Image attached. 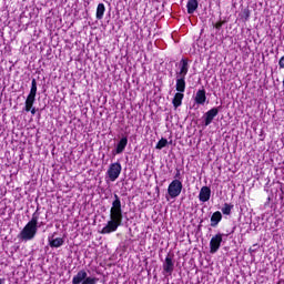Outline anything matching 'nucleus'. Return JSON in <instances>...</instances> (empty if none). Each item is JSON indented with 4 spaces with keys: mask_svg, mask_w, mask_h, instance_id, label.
<instances>
[{
    "mask_svg": "<svg viewBox=\"0 0 284 284\" xmlns=\"http://www.w3.org/2000/svg\"><path fill=\"white\" fill-rule=\"evenodd\" d=\"M112 206L110 209V221L102 227L100 234H112L116 232L121 225H123V209L121 206V197L119 194L113 195Z\"/></svg>",
    "mask_w": 284,
    "mask_h": 284,
    "instance_id": "nucleus-1",
    "label": "nucleus"
},
{
    "mask_svg": "<svg viewBox=\"0 0 284 284\" xmlns=\"http://www.w3.org/2000/svg\"><path fill=\"white\" fill-rule=\"evenodd\" d=\"M41 216V212H39V207H37L36 212L32 214L31 220L26 224L22 229L18 239L21 241H32L37 236V232L39 230V217Z\"/></svg>",
    "mask_w": 284,
    "mask_h": 284,
    "instance_id": "nucleus-2",
    "label": "nucleus"
},
{
    "mask_svg": "<svg viewBox=\"0 0 284 284\" xmlns=\"http://www.w3.org/2000/svg\"><path fill=\"white\" fill-rule=\"evenodd\" d=\"M34 101H37V79L31 80V89L24 102V110L27 112H30L34 105Z\"/></svg>",
    "mask_w": 284,
    "mask_h": 284,
    "instance_id": "nucleus-3",
    "label": "nucleus"
},
{
    "mask_svg": "<svg viewBox=\"0 0 284 284\" xmlns=\"http://www.w3.org/2000/svg\"><path fill=\"white\" fill-rule=\"evenodd\" d=\"M181 192H183V182L180 180H173L168 187V194L171 196V199H176V196L181 195Z\"/></svg>",
    "mask_w": 284,
    "mask_h": 284,
    "instance_id": "nucleus-4",
    "label": "nucleus"
},
{
    "mask_svg": "<svg viewBox=\"0 0 284 284\" xmlns=\"http://www.w3.org/2000/svg\"><path fill=\"white\" fill-rule=\"evenodd\" d=\"M122 170H123V168L121 166V162L111 163L106 171V174H108L110 181H116V179H119V176H121Z\"/></svg>",
    "mask_w": 284,
    "mask_h": 284,
    "instance_id": "nucleus-5",
    "label": "nucleus"
},
{
    "mask_svg": "<svg viewBox=\"0 0 284 284\" xmlns=\"http://www.w3.org/2000/svg\"><path fill=\"white\" fill-rule=\"evenodd\" d=\"M223 243V233L215 234L210 241V254H216Z\"/></svg>",
    "mask_w": 284,
    "mask_h": 284,
    "instance_id": "nucleus-6",
    "label": "nucleus"
},
{
    "mask_svg": "<svg viewBox=\"0 0 284 284\" xmlns=\"http://www.w3.org/2000/svg\"><path fill=\"white\" fill-rule=\"evenodd\" d=\"M174 255L168 254L164 263H163V274H169V276H172V273L174 272Z\"/></svg>",
    "mask_w": 284,
    "mask_h": 284,
    "instance_id": "nucleus-7",
    "label": "nucleus"
},
{
    "mask_svg": "<svg viewBox=\"0 0 284 284\" xmlns=\"http://www.w3.org/2000/svg\"><path fill=\"white\" fill-rule=\"evenodd\" d=\"M187 72H190V59L182 58L180 60V71L175 73V77H187Z\"/></svg>",
    "mask_w": 284,
    "mask_h": 284,
    "instance_id": "nucleus-8",
    "label": "nucleus"
},
{
    "mask_svg": "<svg viewBox=\"0 0 284 284\" xmlns=\"http://www.w3.org/2000/svg\"><path fill=\"white\" fill-rule=\"evenodd\" d=\"M219 108H212L211 110H209L205 114H204V125L205 128H207V125H211L212 122L214 121L215 116H219Z\"/></svg>",
    "mask_w": 284,
    "mask_h": 284,
    "instance_id": "nucleus-9",
    "label": "nucleus"
},
{
    "mask_svg": "<svg viewBox=\"0 0 284 284\" xmlns=\"http://www.w3.org/2000/svg\"><path fill=\"white\" fill-rule=\"evenodd\" d=\"M125 148H128V136H123L118 142L115 150L112 151L113 156H116V154H123V152H125Z\"/></svg>",
    "mask_w": 284,
    "mask_h": 284,
    "instance_id": "nucleus-10",
    "label": "nucleus"
},
{
    "mask_svg": "<svg viewBox=\"0 0 284 284\" xmlns=\"http://www.w3.org/2000/svg\"><path fill=\"white\" fill-rule=\"evenodd\" d=\"M210 196H212V189L210 186H202L199 194V200L202 203H207L210 201Z\"/></svg>",
    "mask_w": 284,
    "mask_h": 284,
    "instance_id": "nucleus-11",
    "label": "nucleus"
},
{
    "mask_svg": "<svg viewBox=\"0 0 284 284\" xmlns=\"http://www.w3.org/2000/svg\"><path fill=\"white\" fill-rule=\"evenodd\" d=\"M175 90L176 92H185V75H175Z\"/></svg>",
    "mask_w": 284,
    "mask_h": 284,
    "instance_id": "nucleus-12",
    "label": "nucleus"
},
{
    "mask_svg": "<svg viewBox=\"0 0 284 284\" xmlns=\"http://www.w3.org/2000/svg\"><path fill=\"white\" fill-rule=\"evenodd\" d=\"M88 272L85 270H80L72 278V284H82L85 281Z\"/></svg>",
    "mask_w": 284,
    "mask_h": 284,
    "instance_id": "nucleus-13",
    "label": "nucleus"
},
{
    "mask_svg": "<svg viewBox=\"0 0 284 284\" xmlns=\"http://www.w3.org/2000/svg\"><path fill=\"white\" fill-rule=\"evenodd\" d=\"M205 101H207L205 89L199 90L195 94V103H197V105H204Z\"/></svg>",
    "mask_w": 284,
    "mask_h": 284,
    "instance_id": "nucleus-14",
    "label": "nucleus"
},
{
    "mask_svg": "<svg viewBox=\"0 0 284 284\" xmlns=\"http://www.w3.org/2000/svg\"><path fill=\"white\" fill-rule=\"evenodd\" d=\"M185 94L181 93V92H176L173 97L172 103H173V108H181V105H183V99H184Z\"/></svg>",
    "mask_w": 284,
    "mask_h": 284,
    "instance_id": "nucleus-15",
    "label": "nucleus"
},
{
    "mask_svg": "<svg viewBox=\"0 0 284 284\" xmlns=\"http://www.w3.org/2000/svg\"><path fill=\"white\" fill-rule=\"evenodd\" d=\"M199 9V0H189L186 3L187 14H194Z\"/></svg>",
    "mask_w": 284,
    "mask_h": 284,
    "instance_id": "nucleus-16",
    "label": "nucleus"
},
{
    "mask_svg": "<svg viewBox=\"0 0 284 284\" xmlns=\"http://www.w3.org/2000/svg\"><path fill=\"white\" fill-rule=\"evenodd\" d=\"M220 221H223V214H221V211H216L211 216V227H216Z\"/></svg>",
    "mask_w": 284,
    "mask_h": 284,
    "instance_id": "nucleus-17",
    "label": "nucleus"
},
{
    "mask_svg": "<svg viewBox=\"0 0 284 284\" xmlns=\"http://www.w3.org/2000/svg\"><path fill=\"white\" fill-rule=\"evenodd\" d=\"M103 14H105V4L99 3L97 7L95 18L98 20H101V19H103Z\"/></svg>",
    "mask_w": 284,
    "mask_h": 284,
    "instance_id": "nucleus-18",
    "label": "nucleus"
},
{
    "mask_svg": "<svg viewBox=\"0 0 284 284\" xmlns=\"http://www.w3.org/2000/svg\"><path fill=\"white\" fill-rule=\"evenodd\" d=\"M63 243H64V241L62 237L49 240L50 247H61V245H63Z\"/></svg>",
    "mask_w": 284,
    "mask_h": 284,
    "instance_id": "nucleus-19",
    "label": "nucleus"
},
{
    "mask_svg": "<svg viewBox=\"0 0 284 284\" xmlns=\"http://www.w3.org/2000/svg\"><path fill=\"white\" fill-rule=\"evenodd\" d=\"M252 14V12L250 11V8H245L242 10V13L240 14L242 21L247 22L250 21V16Z\"/></svg>",
    "mask_w": 284,
    "mask_h": 284,
    "instance_id": "nucleus-20",
    "label": "nucleus"
},
{
    "mask_svg": "<svg viewBox=\"0 0 284 284\" xmlns=\"http://www.w3.org/2000/svg\"><path fill=\"white\" fill-rule=\"evenodd\" d=\"M232 210H234V204L225 203L224 206L222 207V213L225 214L226 216H230L232 214Z\"/></svg>",
    "mask_w": 284,
    "mask_h": 284,
    "instance_id": "nucleus-21",
    "label": "nucleus"
},
{
    "mask_svg": "<svg viewBox=\"0 0 284 284\" xmlns=\"http://www.w3.org/2000/svg\"><path fill=\"white\" fill-rule=\"evenodd\" d=\"M168 139L162 138L155 145V150H163V148L168 146Z\"/></svg>",
    "mask_w": 284,
    "mask_h": 284,
    "instance_id": "nucleus-22",
    "label": "nucleus"
},
{
    "mask_svg": "<svg viewBox=\"0 0 284 284\" xmlns=\"http://www.w3.org/2000/svg\"><path fill=\"white\" fill-rule=\"evenodd\" d=\"M97 283H99V278L92 277V276H88V273L85 275L84 281L82 282V284H97Z\"/></svg>",
    "mask_w": 284,
    "mask_h": 284,
    "instance_id": "nucleus-23",
    "label": "nucleus"
},
{
    "mask_svg": "<svg viewBox=\"0 0 284 284\" xmlns=\"http://www.w3.org/2000/svg\"><path fill=\"white\" fill-rule=\"evenodd\" d=\"M224 23H225V21H219V22H216L215 24H214V29L215 30H221V28H223V26H224Z\"/></svg>",
    "mask_w": 284,
    "mask_h": 284,
    "instance_id": "nucleus-24",
    "label": "nucleus"
},
{
    "mask_svg": "<svg viewBox=\"0 0 284 284\" xmlns=\"http://www.w3.org/2000/svg\"><path fill=\"white\" fill-rule=\"evenodd\" d=\"M278 65L281 69H284V55L280 59Z\"/></svg>",
    "mask_w": 284,
    "mask_h": 284,
    "instance_id": "nucleus-25",
    "label": "nucleus"
},
{
    "mask_svg": "<svg viewBox=\"0 0 284 284\" xmlns=\"http://www.w3.org/2000/svg\"><path fill=\"white\" fill-rule=\"evenodd\" d=\"M29 112H31V114H37V109L32 108L29 110Z\"/></svg>",
    "mask_w": 284,
    "mask_h": 284,
    "instance_id": "nucleus-26",
    "label": "nucleus"
},
{
    "mask_svg": "<svg viewBox=\"0 0 284 284\" xmlns=\"http://www.w3.org/2000/svg\"><path fill=\"white\" fill-rule=\"evenodd\" d=\"M180 176H181V171H178L175 174V179H180Z\"/></svg>",
    "mask_w": 284,
    "mask_h": 284,
    "instance_id": "nucleus-27",
    "label": "nucleus"
},
{
    "mask_svg": "<svg viewBox=\"0 0 284 284\" xmlns=\"http://www.w3.org/2000/svg\"><path fill=\"white\" fill-rule=\"evenodd\" d=\"M0 284H6V278L4 277H0Z\"/></svg>",
    "mask_w": 284,
    "mask_h": 284,
    "instance_id": "nucleus-28",
    "label": "nucleus"
},
{
    "mask_svg": "<svg viewBox=\"0 0 284 284\" xmlns=\"http://www.w3.org/2000/svg\"><path fill=\"white\" fill-rule=\"evenodd\" d=\"M43 225H45L44 222H40V223H39V227H42Z\"/></svg>",
    "mask_w": 284,
    "mask_h": 284,
    "instance_id": "nucleus-29",
    "label": "nucleus"
}]
</instances>
